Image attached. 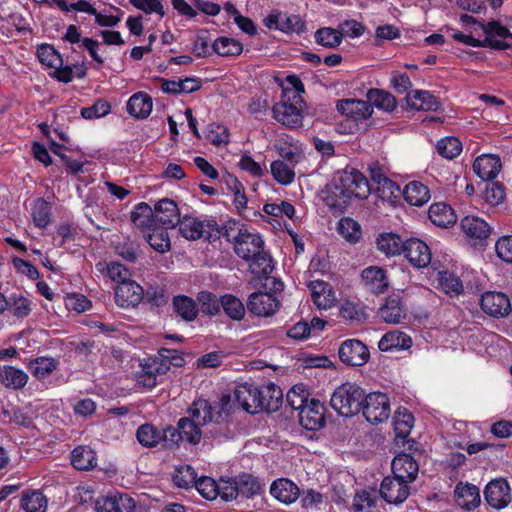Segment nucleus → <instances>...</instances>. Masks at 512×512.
I'll return each instance as SVG.
<instances>
[{
	"instance_id": "obj_1",
	"label": "nucleus",
	"mask_w": 512,
	"mask_h": 512,
	"mask_svg": "<svg viewBox=\"0 0 512 512\" xmlns=\"http://www.w3.org/2000/svg\"><path fill=\"white\" fill-rule=\"evenodd\" d=\"M370 194L369 180L355 168H345L322 190V200L334 215L344 213L352 198L366 199Z\"/></svg>"
},
{
	"instance_id": "obj_2",
	"label": "nucleus",
	"mask_w": 512,
	"mask_h": 512,
	"mask_svg": "<svg viewBox=\"0 0 512 512\" xmlns=\"http://www.w3.org/2000/svg\"><path fill=\"white\" fill-rule=\"evenodd\" d=\"M365 391L355 383L346 382L335 389L330 405L341 416L351 417L361 411Z\"/></svg>"
},
{
	"instance_id": "obj_3",
	"label": "nucleus",
	"mask_w": 512,
	"mask_h": 512,
	"mask_svg": "<svg viewBox=\"0 0 512 512\" xmlns=\"http://www.w3.org/2000/svg\"><path fill=\"white\" fill-rule=\"evenodd\" d=\"M179 232L182 237L187 240H198L204 238L209 242L219 239L217 231V222L215 218L205 216L197 218L192 216H184L180 218Z\"/></svg>"
},
{
	"instance_id": "obj_4",
	"label": "nucleus",
	"mask_w": 512,
	"mask_h": 512,
	"mask_svg": "<svg viewBox=\"0 0 512 512\" xmlns=\"http://www.w3.org/2000/svg\"><path fill=\"white\" fill-rule=\"evenodd\" d=\"M232 410V400L229 394H223L218 402L211 403L206 399H197L193 401L188 408V414L195 418H202L203 424L209 423L213 419H227Z\"/></svg>"
},
{
	"instance_id": "obj_5",
	"label": "nucleus",
	"mask_w": 512,
	"mask_h": 512,
	"mask_svg": "<svg viewBox=\"0 0 512 512\" xmlns=\"http://www.w3.org/2000/svg\"><path fill=\"white\" fill-rule=\"evenodd\" d=\"M361 411L365 419L371 424L386 421L391 412L387 394L381 392L365 393Z\"/></svg>"
},
{
	"instance_id": "obj_6",
	"label": "nucleus",
	"mask_w": 512,
	"mask_h": 512,
	"mask_svg": "<svg viewBox=\"0 0 512 512\" xmlns=\"http://www.w3.org/2000/svg\"><path fill=\"white\" fill-rule=\"evenodd\" d=\"M246 306L251 315L268 318L278 312L281 302L273 293L255 291L249 295Z\"/></svg>"
},
{
	"instance_id": "obj_7",
	"label": "nucleus",
	"mask_w": 512,
	"mask_h": 512,
	"mask_svg": "<svg viewBox=\"0 0 512 512\" xmlns=\"http://www.w3.org/2000/svg\"><path fill=\"white\" fill-rule=\"evenodd\" d=\"M338 356L347 366H363L369 361L368 347L358 339H346L338 348Z\"/></svg>"
},
{
	"instance_id": "obj_8",
	"label": "nucleus",
	"mask_w": 512,
	"mask_h": 512,
	"mask_svg": "<svg viewBox=\"0 0 512 512\" xmlns=\"http://www.w3.org/2000/svg\"><path fill=\"white\" fill-rule=\"evenodd\" d=\"M325 412V405L320 400L311 398L298 413L299 423L306 430H320L326 423Z\"/></svg>"
},
{
	"instance_id": "obj_9",
	"label": "nucleus",
	"mask_w": 512,
	"mask_h": 512,
	"mask_svg": "<svg viewBox=\"0 0 512 512\" xmlns=\"http://www.w3.org/2000/svg\"><path fill=\"white\" fill-rule=\"evenodd\" d=\"M463 233L473 241L474 246H485L491 234V226L481 217L466 215L460 222Z\"/></svg>"
},
{
	"instance_id": "obj_10",
	"label": "nucleus",
	"mask_w": 512,
	"mask_h": 512,
	"mask_svg": "<svg viewBox=\"0 0 512 512\" xmlns=\"http://www.w3.org/2000/svg\"><path fill=\"white\" fill-rule=\"evenodd\" d=\"M261 393L258 385L250 382L239 383L234 390L236 402L249 414L261 411L263 406V402L259 398Z\"/></svg>"
},
{
	"instance_id": "obj_11",
	"label": "nucleus",
	"mask_w": 512,
	"mask_h": 512,
	"mask_svg": "<svg viewBox=\"0 0 512 512\" xmlns=\"http://www.w3.org/2000/svg\"><path fill=\"white\" fill-rule=\"evenodd\" d=\"M336 109L355 126L368 119L373 112L369 102L359 99H341L337 102Z\"/></svg>"
},
{
	"instance_id": "obj_12",
	"label": "nucleus",
	"mask_w": 512,
	"mask_h": 512,
	"mask_svg": "<svg viewBox=\"0 0 512 512\" xmlns=\"http://www.w3.org/2000/svg\"><path fill=\"white\" fill-rule=\"evenodd\" d=\"M480 306L484 313L494 318H502L512 310V304L509 297L496 291H488L482 294Z\"/></svg>"
},
{
	"instance_id": "obj_13",
	"label": "nucleus",
	"mask_w": 512,
	"mask_h": 512,
	"mask_svg": "<svg viewBox=\"0 0 512 512\" xmlns=\"http://www.w3.org/2000/svg\"><path fill=\"white\" fill-rule=\"evenodd\" d=\"M380 495L389 504H401L410 494V488L405 480H400L395 476L385 477L380 485Z\"/></svg>"
},
{
	"instance_id": "obj_14",
	"label": "nucleus",
	"mask_w": 512,
	"mask_h": 512,
	"mask_svg": "<svg viewBox=\"0 0 512 512\" xmlns=\"http://www.w3.org/2000/svg\"><path fill=\"white\" fill-rule=\"evenodd\" d=\"M144 298V289L134 280L121 283L115 287V303L121 308H134Z\"/></svg>"
},
{
	"instance_id": "obj_15",
	"label": "nucleus",
	"mask_w": 512,
	"mask_h": 512,
	"mask_svg": "<svg viewBox=\"0 0 512 512\" xmlns=\"http://www.w3.org/2000/svg\"><path fill=\"white\" fill-rule=\"evenodd\" d=\"M484 497L488 505L495 509L506 507L511 501L507 480L500 478L490 481L484 489Z\"/></svg>"
},
{
	"instance_id": "obj_16",
	"label": "nucleus",
	"mask_w": 512,
	"mask_h": 512,
	"mask_svg": "<svg viewBox=\"0 0 512 512\" xmlns=\"http://www.w3.org/2000/svg\"><path fill=\"white\" fill-rule=\"evenodd\" d=\"M141 372L137 375V383L149 390L157 386V377L168 372L166 364H161L156 356L148 357L141 363Z\"/></svg>"
},
{
	"instance_id": "obj_17",
	"label": "nucleus",
	"mask_w": 512,
	"mask_h": 512,
	"mask_svg": "<svg viewBox=\"0 0 512 512\" xmlns=\"http://www.w3.org/2000/svg\"><path fill=\"white\" fill-rule=\"evenodd\" d=\"M365 289L374 294H384L389 287L387 271L378 266H369L361 273Z\"/></svg>"
},
{
	"instance_id": "obj_18",
	"label": "nucleus",
	"mask_w": 512,
	"mask_h": 512,
	"mask_svg": "<svg viewBox=\"0 0 512 512\" xmlns=\"http://www.w3.org/2000/svg\"><path fill=\"white\" fill-rule=\"evenodd\" d=\"M135 500L126 493H115L96 501L97 512H134Z\"/></svg>"
},
{
	"instance_id": "obj_19",
	"label": "nucleus",
	"mask_w": 512,
	"mask_h": 512,
	"mask_svg": "<svg viewBox=\"0 0 512 512\" xmlns=\"http://www.w3.org/2000/svg\"><path fill=\"white\" fill-rule=\"evenodd\" d=\"M404 256L416 268H424L431 262V251L428 245L418 238L406 240Z\"/></svg>"
},
{
	"instance_id": "obj_20",
	"label": "nucleus",
	"mask_w": 512,
	"mask_h": 512,
	"mask_svg": "<svg viewBox=\"0 0 512 512\" xmlns=\"http://www.w3.org/2000/svg\"><path fill=\"white\" fill-rule=\"evenodd\" d=\"M271 496L282 504L291 505L300 496V488L289 478H278L270 485Z\"/></svg>"
},
{
	"instance_id": "obj_21",
	"label": "nucleus",
	"mask_w": 512,
	"mask_h": 512,
	"mask_svg": "<svg viewBox=\"0 0 512 512\" xmlns=\"http://www.w3.org/2000/svg\"><path fill=\"white\" fill-rule=\"evenodd\" d=\"M391 469L393 476L410 483L416 479L419 465L411 454L400 453L392 460Z\"/></svg>"
},
{
	"instance_id": "obj_22",
	"label": "nucleus",
	"mask_w": 512,
	"mask_h": 512,
	"mask_svg": "<svg viewBox=\"0 0 512 512\" xmlns=\"http://www.w3.org/2000/svg\"><path fill=\"white\" fill-rule=\"evenodd\" d=\"M502 162L498 155L483 154L478 156L473 163L475 174L484 181H492L499 174Z\"/></svg>"
},
{
	"instance_id": "obj_23",
	"label": "nucleus",
	"mask_w": 512,
	"mask_h": 512,
	"mask_svg": "<svg viewBox=\"0 0 512 512\" xmlns=\"http://www.w3.org/2000/svg\"><path fill=\"white\" fill-rule=\"evenodd\" d=\"M154 215L158 224L165 228H174L181 218L176 202L168 198H163L155 204Z\"/></svg>"
},
{
	"instance_id": "obj_24",
	"label": "nucleus",
	"mask_w": 512,
	"mask_h": 512,
	"mask_svg": "<svg viewBox=\"0 0 512 512\" xmlns=\"http://www.w3.org/2000/svg\"><path fill=\"white\" fill-rule=\"evenodd\" d=\"M455 502L461 508L471 511L480 505V490L471 483L459 482L454 490Z\"/></svg>"
},
{
	"instance_id": "obj_25",
	"label": "nucleus",
	"mask_w": 512,
	"mask_h": 512,
	"mask_svg": "<svg viewBox=\"0 0 512 512\" xmlns=\"http://www.w3.org/2000/svg\"><path fill=\"white\" fill-rule=\"evenodd\" d=\"M272 111L274 119L282 125L288 128H298L302 126L303 113L301 107L276 103Z\"/></svg>"
},
{
	"instance_id": "obj_26",
	"label": "nucleus",
	"mask_w": 512,
	"mask_h": 512,
	"mask_svg": "<svg viewBox=\"0 0 512 512\" xmlns=\"http://www.w3.org/2000/svg\"><path fill=\"white\" fill-rule=\"evenodd\" d=\"M263 246L264 241L259 234L251 233L246 230L243 231L238 240H236L234 251L238 257L249 260V258L255 255V252L263 248Z\"/></svg>"
},
{
	"instance_id": "obj_27",
	"label": "nucleus",
	"mask_w": 512,
	"mask_h": 512,
	"mask_svg": "<svg viewBox=\"0 0 512 512\" xmlns=\"http://www.w3.org/2000/svg\"><path fill=\"white\" fill-rule=\"evenodd\" d=\"M128 114L135 119H146L152 112L153 100L146 92H136L127 101Z\"/></svg>"
},
{
	"instance_id": "obj_28",
	"label": "nucleus",
	"mask_w": 512,
	"mask_h": 512,
	"mask_svg": "<svg viewBox=\"0 0 512 512\" xmlns=\"http://www.w3.org/2000/svg\"><path fill=\"white\" fill-rule=\"evenodd\" d=\"M237 484L238 497L252 499L264 494V484L260 479L250 473H241L235 476Z\"/></svg>"
},
{
	"instance_id": "obj_29",
	"label": "nucleus",
	"mask_w": 512,
	"mask_h": 512,
	"mask_svg": "<svg viewBox=\"0 0 512 512\" xmlns=\"http://www.w3.org/2000/svg\"><path fill=\"white\" fill-rule=\"evenodd\" d=\"M259 391H263L259 395L260 400L263 402L261 411L268 413L276 412L280 409L283 403V392L281 388L273 382L258 385Z\"/></svg>"
},
{
	"instance_id": "obj_30",
	"label": "nucleus",
	"mask_w": 512,
	"mask_h": 512,
	"mask_svg": "<svg viewBox=\"0 0 512 512\" xmlns=\"http://www.w3.org/2000/svg\"><path fill=\"white\" fill-rule=\"evenodd\" d=\"M430 221L441 228H448L457 222V215L454 209L445 202L432 204L428 210Z\"/></svg>"
},
{
	"instance_id": "obj_31",
	"label": "nucleus",
	"mask_w": 512,
	"mask_h": 512,
	"mask_svg": "<svg viewBox=\"0 0 512 512\" xmlns=\"http://www.w3.org/2000/svg\"><path fill=\"white\" fill-rule=\"evenodd\" d=\"M379 315L386 323L398 324L406 317V308L398 295H391L380 307Z\"/></svg>"
},
{
	"instance_id": "obj_32",
	"label": "nucleus",
	"mask_w": 512,
	"mask_h": 512,
	"mask_svg": "<svg viewBox=\"0 0 512 512\" xmlns=\"http://www.w3.org/2000/svg\"><path fill=\"white\" fill-rule=\"evenodd\" d=\"M308 288L311 290L313 302L318 308L332 307L335 295L329 283L323 280H314L309 282Z\"/></svg>"
},
{
	"instance_id": "obj_33",
	"label": "nucleus",
	"mask_w": 512,
	"mask_h": 512,
	"mask_svg": "<svg viewBox=\"0 0 512 512\" xmlns=\"http://www.w3.org/2000/svg\"><path fill=\"white\" fill-rule=\"evenodd\" d=\"M178 422L183 440L190 445L199 444L203 437L201 426H205L202 423V418H195L189 414V416L181 417Z\"/></svg>"
},
{
	"instance_id": "obj_34",
	"label": "nucleus",
	"mask_w": 512,
	"mask_h": 512,
	"mask_svg": "<svg viewBox=\"0 0 512 512\" xmlns=\"http://www.w3.org/2000/svg\"><path fill=\"white\" fill-rule=\"evenodd\" d=\"M406 99L412 109L419 111H437L441 107L439 99L426 90H414Z\"/></svg>"
},
{
	"instance_id": "obj_35",
	"label": "nucleus",
	"mask_w": 512,
	"mask_h": 512,
	"mask_svg": "<svg viewBox=\"0 0 512 512\" xmlns=\"http://www.w3.org/2000/svg\"><path fill=\"white\" fill-rule=\"evenodd\" d=\"M29 380L28 374L15 366H0V383L12 390L24 388Z\"/></svg>"
},
{
	"instance_id": "obj_36",
	"label": "nucleus",
	"mask_w": 512,
	"mask_h": 512,
	"mask_svg": "<svg viewBox=\"0 0 512 512\" xmlns=\"http://www.w3.org/2000/svg\"><path fill=\"white\" fill-rule=\"evenodd\" d=\"M173 311L185 322H193L199 315L197 301L187 295H176L172 299Z\"/></svg>"
},
{
	"instance_id": "obj_37",
	"label": "nucleus",
	"mask_w": 512,
	"mask_h": 512,
	"mask_svg": "<svg viewBox=\"0 0 512 512\" xmlns=\"http://www.w3.org/2000/svg\"><path fill=\"white\" fill-rule=\"evenodd\" d=\"M411 337L401 331H390L385 333L378 342L379 350L383 352L399 351L410 348Z\"/></svg>"
},
{
	"instance_id": "obj_38",
	"label": "nucleus",
	"mask_w": 512,
	"mask_h": 512,
	"mask_svg": "<svg viewBox=\"0 0 512 512\" xmlns=\"http://www.w3.org/2000/svg\"><path fill=\"white\" fill-rule=\"evenodd\" d=\"M72 466L81 471H88L96 467V452L89 446L81 445L75 447L71 452Z\"/></svg>"
},
{
	"instance_id": "obj_39",
	"label": "nucleus",
	"mask_w": 512,
	"mask_h": 512,
	"mask_svg": "<svg viewBox=\"0 0 512 512\" xmlns=\"http://www.w3.org/2000/svg\"><path fill=\"white\" fill-rule=\"evenodd\" d=\"M405 201L416 207H421L430 199V191L426 185L420 181H411L402 190Z\"/></svg>"
},
{
	"instance_id": "obj_40",
	"label": "nucleus",
	"mask_w": 512,
	"mask_h": 512,
	"mask_svg": "<svg viewBox=\"0 0 512 512\" xmlns=\"http://www.w3.org/2000/svg\"><path fill=\"white\" fill-rule=\"evenodd\" d=\"M131 221L143 233L158 224L154 210L145 202L138 203L131 212Z\"/></svg>"
},
{
	"instance_id": "obj_41",
	"label": "nucleus",
	"mask_w": 512,
	"mask_h": 512,
	"mask_svg": "<svg viewBox=\"0 0 512 512\" xmlns=\"http://www.w3.org/2000/svg\"><path fill=\"white\" fill-rule=\"evenodd\" d=\"M59 361L51 356L36 357L28 363V369L33 377L42 381L52 375L58 368Z\"/></svg>"
},
{
	"instance_id": "obj_42",
	"label": "nucleus",
	"mask_w": 512,
	"mask_h": 512,
	"mask_svg": "<svg viewBox=\"0 0 512 512\" xmlns=\"http://www.w3.org/2000/svg\"><path fill=\"white\" fill-rule=\"evenodd\" d=\"M31 217L38 228H46L52 222V205L42 197L36 198L31 204Z\"/></svg>"
},
{
	"instance_id": "obj_43",
	"label": "nucleus",
	"mask_w": 512,
	"mask_h": 512,
	"mask_svg": "<svg viewBox=\"0 0 512 512\" xmlns=\"http://www.w3.org/2000/svg\"><path fill=\"white\" fill-rule=\"evenodd\" d=\"M378 249L386 256H396L404 253L406 241L395 233L380 234L376 241Z\"/></svg>"
},
{
	"instance_id": "obj_44",
	"label": "nucleus",
	"mask_w": 512,
	"mask_h": 512,
	"mask_svg": "<svg viewBox=\"0 0 512 512\" xmlns=\"http://www.w3.org/2000/svg\"><path fill=\"white\" fill-rule=\"evenodd\" d=\"M143 300L150 306V310H159L169 302V294L164 285L148 284L144 291Z\"/></svg>"
},
{
	"instance_id": "obj_45",
	"label": "nucleus",
	"mask_w": 512,
	"mask_h": 512,
	"mask_svg": "<svg viewBox=\"0 0 512 512\" xmlns=\"http://www.w3.org/2000/svg\"><path fill=\"white\" fill-rule=\"evenodd\" d=\"M167 229L168 228L157 224L144 232L146 241L157 252L165 253L170 250L171 244Z\"/></svg>"
},
{
	"instance_id": "obj_46",
	"label": "nucleus",
	"mask_w": 512,
	"mask_h": 512,
	"mask_svg": "<svg viewBox=\"0 0 512 512\" xmlns=\"http://www.w3.org/2000/svg\"><path fill=\"white\" fill-rule=\"evenodd\" d=\"M437 280L441 291L450 297H458L464 292L462 280L453 272L447 270L440 271Z\"/></svg>"
},
{
	"instance_id": "obj_47",
	"label": "nucleus",
	"mask_w": 512,
	"mask_h": 512,
	"mask_svg": "<svg viewBox=\"0 0 512 512\" xmlns=\"http://www.w3.org/2000/svg\"><path fill=\"white\" fill-rule=\"evenodd\" d=\"M206 430L203 432V438L221 442L231 438V429L227 419H213L205 423Z\"/></svg>"
},
{
	"instance_id": "obj_48",
	"label": "nucleus",
	"mask_w": 512,
	"mask_h": 512,
	"mask_svg": "<svg viewBox=\"0 0 512 512\" xmlns=\"http://www.w3.org/2000/svg\"><path fill=\"white\" fill-rule=\"evenodd\" d=\"M212 51L219 56H239L243 52V44L229 37H218L211 46Z\"/></svg>"
},
{
	"instance_id": "obj_49",
	"label": "nucleus",
	"mask_w": 512,
	"mask_h": 512,
	"mask_svg": "<svg viewBox=\"0 0 512 512\" xmlns=\"http://www.w3.org/2000/svg\"><path fill=\"white\" fill-rule=\"evenodd\" d=\"M20 505L26 512H46L48 500L40 490L24 493Z\"/></svg>"
},
{
	"instance_id": "obj_50",
	"label": "nucleus",
	"mask_w": 512,
	"mask_h": 512,
	"mask_svg": "<svg viewBox=\"0 0 512 512\" xmlns=\"http://www.w3.org/2000/svg\"><path fill=\"white\" fill-rule=\"evenodd\" d=\"M36 56L38 61L48 68L63 64L61 53L52 44L41 43L37 45Z\"/></svg>"
},
{
	"instance_id": "obj_51",
	"label": "nucleus",
	"mask_w": 512,
	"mask_h": 512,
	"mask_svg": "<svg viewBox=\"0 0 512 512\" xmlns=\"http://www.w3.org/2000/svg\"><path fill=\"white\" fill-rule=\"evenodd\" d=\"M221 308L225 314L234 321H240L245 316V306L243 302L233 294H224L221 296Z\"/></svg>"
},
{
	"instance_id": "obj_52",
	"label": "nucleus",
	"mask_w": 512,
	"mask_h": 512,
	"mask_svg": "<svg viewBox=\"0 0 512 512\" xmlns=\"http://www.w3.org/2000/svg\"><path fill=\"white\" fill-rule=\"evenodd\" d=\"M294 166L287 164L283 160H274L270 164L273 179L280 185H290L295 179Z\"/></svg>"
},
{
	"instance_id": "obj_53",
	"label": "nucleus",
	"mask_w": 512,
	"mask_h": 512,
	"mask_svg": "<svg viewBox=\"0 0 512 512\" xmlns=\"http://www.w3.org/2000/svg\"><path fill=\"white\" fill-rule=\"evenodd\" d=\"M136 438L146 448H154L161 444L160 430L150 423H145L138 427Z\"/></svg>"
},
{
	"instance_id": "obj_54",
	"label": "nucleus",
	"mask_w": 512,
	"mask_h": 512,
	"mask_svg": "<svg viewBox=\"0 0 512 512\" xmlns=\"http://www.w3.org/2000/svg\"><path fill=\"white\" fill-rule=\"evenodd\" d=\"M337 231L347 242L355 244L362 237V229L360 224L352 218H342L337 227Z\"/></svg>"
},
{
	"instance_id": "obj_55",
	"label": "nucleus",
	"mask_w": 512,
	"mask_h": 512,
	"mask_svg": "<svg viewBox=\"0 0 512 512\" xmlns=\"http://www.w3.org/2000/svg\"><path fill=\"white\" fill-rule=\"evenodd\" d=\"M461 141L453 136H447L439 139L436 144L437 153L443 158L452 160L462 152Z\"/></svg>"
},
{
	"instance_id": "obj_56",
	"label": "nucleus",
	"mask_w": 512,
	"mask_h": 512,
	"mask_svg": "<svg viewBox=\"0 0 512 512\" xmlns=\"http://www.w3.org/2000/svg\"><path fill=\"white\" fill-rule=\"evenodd\" d=\"M315 42L326 48L338 47L343 39V33L331 27L319 28L314 34Z\"/></svg>"
},
{
	"instance_id": "obj_57",
	"label": "nucleus",
	"mask_w": 512,
	"mask_h": 512,
	"mask_svg": "<svg viewBox=\"0 0 512 512\" xmlns=\"http://www.w3.org/2000/svg\"><path fill=\"white\" fill-rule=\"evenodd\" d=\"M197 304L199 311L205 315L215 316L221 310V297L209 291H201L197 295Z\"/></svg>"
},
{
	"instance_id": "obj_58",
	"label": "nucleus",
	"mask_w": 512,
	"mask_h": 512,
	"mask_svg": "<svg viewBox=\"0 0 512 512\" xmlns=\"http://www.w3.org/2000/svg\"><path fill=\"white\" fill-rule=\"evenodd\" d=\"M309 392L305 389L303 384L294 385L286 394V404L292 410H300L309 403Z\"/></svg>"
},
{
	"instance_id": "obj_59",
	"label": "nucleus",
	"mask_w": 512,
	"mask_h": 512,
	"mask_svg": "<svg viewBox=\"0 0 512 512\" xmlns=\"http://www.w3.org/2000/svg\"><path fill=\"white\" fill-rule=\"evenodd\" d=\"M197 479V473L190 465L180 466L175 470L172 476L174 485L181 489L194 487Z\"/></svg>"
},
{
	"instance_id": "obj_60",
	"label": "nucleus",
	"mask_w": 512,
	"mask_h": 512,
	"mask_svg": "<svg viewBox=\"0 0 512 512\" xmlns=\"http://www.w3.org/2000/svg\"><path fill=\"white\" fill-rule=\"evenodd\" d=\"M367 97L369 102H371L377 108L383 109L385 111H393L396 107L395 97L384 90L370 89L367 93Z\"/></svg>"
},
{
	"instance_id": "obj_61",
	"label": "nucleus",
	"mask_w": 512,
	"mask_h": 512,
	"mask_svg": "<svg viewBox=\"0 0 512 512\" xmlns=\"http://www.w3.org/2000/svg\"><path fill=\"white\" fill-rule=\"evenodd\" d=\"M8 310L17 319H24L32 311V302L22 295H12L9 299Z\"/></svg>"
},
{
	"instance_id": "obj_62",
	"label": "nucleus",
	"mask_w": 512,
	"mask_h": 512,
	"mask_svg": "<svg viewBox=\"0 0 512 512\" xmlns=\"http://www.w3.org/2000/svg\"><path fill=\"white\" fill-rule=\"evenodd\" d=\"M162 447L169 450L179 448L180 443L183 442L182 432L179 429V422L177 426L167 425L163 430H160Z\"/></svg>"
},
{
	"instance_id": "obj_63",
	"label": "nucleus",
	"mask_w": 512,
	"mask_h": 512,
	"mask_svg": "<svg viewBox=\"0 0 512 512\" xmlns=\"http://www.w3.org/2000/svg\"><path fill=\"white\" fill-rule=\"evenodd\" d=\"M505 187L497 181H488L483 192V199L486 203L497 206L505 200Z\"/></svg>"
},
{
	"instance_id": "obj_64",
	"label": "nucleus",
	"mask_w": 512,
	"mask_h": 512,
	"mask_svg": "<svg viewBox=\"0 0 512 512\" xmlns=\"http://www.w3.org/2000/svg\"><path fill=\"white\" fill-rule=\"evenodd\" d=\"M374 190L379 198L391 202L396 201L402 194L400 186L388 177L382 178L381 184L376 186Z\"/></svg>"
}]
</instances>
